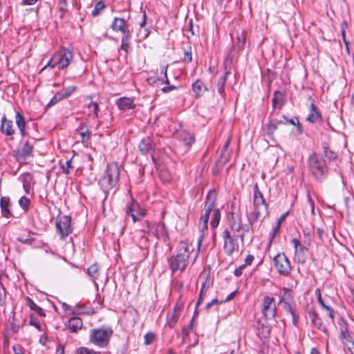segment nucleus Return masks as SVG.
I'll list each match as a JSON object with an SVG mask.
<instances>
[{"mask_svg":"<svg viewBox=\"0 0 354 354\" xmlns=\"http://www.w3.org/2000/svg\"><path fill=\"white\" fill-rule=\"evenodd\" d=\"M245 268V265H241L239 268H236L234 271V274L236 277H239L242 274L243 270Z\"/></svg>","mask_w":354,"mask_h":354,"instance_id":"338daca9","label":"nucleus"},{"mask_svg":"<svg viewBox=\"0 0 354 354\" xmlns=\"http://www.w3.org/2000/svg\"><path fill=\"white\" fill-rule=\"evenodd\" d=\"M192 90L194 92L195 97L198 98L201 97L206 91H207V88L202 80L198 79L192 84Z\"/></svg>","mask_w":354,"mask_h":354,"instance_id":"7c9ffc66","label":"nucleus"},{"mask_svg":"<svg viewBox=\"0 0 354 354\" xmlns=\"http://www.w3.org/2000/svg\"><path fill=\"white\" fill-rule=\"evenodd\" d=\"M106 5L103 1H99L95 4L94 9L92 10L91 15L93 17H97L100 15V11L104 10Z\"/></svg>","mask_w":354,"mask_h":354,"instance_id":"c03bdc74","label":"nucleus"},{"mask_svg":"<svg viewBox=\"0 0 354 354\" xmlns=\"http://www.w3.org/2000/svg\"><path fill=\"white\" fill-rule=\"evenodd\" d=\"M273 116H269V122L266 127V132L270 138H274V133L281 124H286L283 120L272 118Z\"/></svg>","mask_w":354,"mask_h":354,"instance_id":"412c9836","label":"nucleus"},{"mask_svg":"<svg viewBox=\"0 0 354 354\" xmlns=\"http://www.w3.org/2000/svg\"><path fill=\"white\" fill-rule=\"evenodd\" d=\"M207 288H206V281L203 282L201 286V289L200 292V295L198 297V301L196 303V306H199L200 304L203 301L204 299V295L206 292Z\"/></svg>","mask_w":354,"mask_h":354,"instance_id":"864d4df0","label":"nucleus"},{"mask_svg":"<svg viewBox=\"0 0 354 354\" xmlns=\"http://www.w3.org/2000/svg\"><path fill=\"white\" fill-rule=\"evenodd\" d=\"M61 167L63 173L66 174H70L71 169H73V166L72 165V160L71 159L66 161V162L63 164Z\"/></svg>","mask_w":354,"mask_h":354,"instance_id":"8fccbe9b","label":"nucleus"},{"mask_svg":"<svg viewBox=\"0 0 354 354\" xmlns=\"http://www.w3.org/2000/svg\"><path fill=\"white\" fill-rule=\"evenodd\" d=\"M26 304L32 310L35 311L38 315H39L41 317L46 316V314H45L44 310L41 307L38 306L33 301V300L28 297L26 298Z\"/></svg>","mask_w":354,"mask_h":354,"instance_id":"58836bf2","label":"nucleus"},{"mask_svg":"<svg viewBox=\"0 0 354 354\" xmlns=\"http://www.w3.org/2000/svg\"><path fill=\"white\" fill-rule=\"evenodd\" d=\"M238 237V235L232 234L227 229L224 230L223 233V250L227 256H232L234 253L239 251Z\"/></svg>","mask_w":354,"mask_h":354,"instance_id":"423d86ee","label":"nucleus"},{"mask_svg":"<svg viewBox=\"0 0 354 354\" xmlns=\"http://www.w3.org/2000/svg\"><path fill=\"white\" fill-rule=\"evenodd\" d=\"M10 199L8 196H2L0 198V207L3 217L8 218L13 216L10 210Z\"/></svg>","mask_w":354,"mask_h":354,"instance_id":"4be33fe9","label":"nucleus"},{"mask_svg":"<svg viewBox=\"0 0 354 354\" xmlns=\"http://www.w3.org/2000/svg\"><path fill=\"white\" fill-rule=\"evenodd\" d=\"M209 219L207 218V216H201L199 221V230L203 233L207 230V223Z\"/></svg>","mask_w":354,"mask_h":354,"instance_id":"09e8293b","label":"nucleus"},{"mask_svg":"<svg viewBox=\"0 0 354 354\" xmlns=\"http://www.w3.org/2000/svg\"><path fill=\"white\" fill-rule=\"evenodd\" d=\"M148 239L145 235H142L140 236V241L139 242V245L141 248H145L147 247Z\"/></svg>","mask_w":354,"mask_h":354,"instance_id":"0e129e2a","label":"nucleus"},{"mask_svg":"<svg viewBox=\"0 0 354 354\" xmlns=\"http://www.w3.org/2000/svg\"><path fill=\"white\" fill-rule=\"evenodd\" d=\"M309 115L306 118V121L311 123H316L321 120V113L318 108L315 104V101L313 100L310 104Z\"/></svg>","mask_w":354,"mask_h":354,"instance_id":"b1692460","label":"nucleus"},{"mask_svg":"<svg viewBox=\"0 0 354 354\" xmlns=\"http://www.w3.org/2000/svg\"><path fill=\"white\" fill-rule=\"evenodd\" d=\"M315 295H317V301H318V303L320 304V306L322 307H323L326 304L324 303L322 297V294H321V291L319 289H317L315 290Z\"/></svg>","mask_w":354,"mask_h":354,"instance_id":"69168bd1","label":"nucleus"},{"mask_svg":"<svg viewBox=\"0 0 354 354\" xmlns=\"http://www.w3.org/2000/svg\"><path fill=\"white\" fill-rule=\"evenodd\" d=\"M120 178V167L116 162H111L107 165L104 176L99 180L98 184L103 192L107 194L118 183Z\"/></svg>","mask_w":354,"mask_h":354,"instance_id":"f03ea898","label":"nucleus"},{"mask_svg":"<svg viewBox=\"0 0 354 354\" xmlns=\"http://www.w3.org/2000/svg\"><path fill=\"white\" fill-rule=\"evenodd\" d=\"M113 331L111 327L93 328L89 331L90 342L99 346L106 347L110 342Z\"/></svg>","mask_w":354,"mask_h":354,"instance_id":"20e7f679","label":"nucleus"},{"mask_svg":"<svg viewBox=\"0 0 354 354\" xmlns=\"http://www.w3.org/2000/svg\"><path fill=\"white\" fill-rule=\"evenodd\" d=\"M283 309L292 316V324L297 326L299 320V315L296 310V303L281 305Z\"/></svg>","mask_w":354,"mask_h":354,"instance_id":"393cba45","label":"nucleus"},{"mask_svg":"<svg viewBox=\"0 0 354 354\" xmlns=\"http://www.w3.org/2000/svg\"><path fill=\"white\" fill-rule=\"evenodd\" d=\"M283 121L286 124H290L292 125L297 126L298 133L301 134L302 133V127L299 123V119L296 117L292 119H288L284 115H283Z\"/></svg>","mask_w":354,"mask_h":354,"instance_id":"79ce46f5","label":"nucleus"},{"mask_svg":"<svg viewBox=\"0 0 354 354\" xmlns=\"http://www.w3.org/2000/svg\"><path fill=\"white\" fill-rule=\"evenodd\" d=\"M77 354H98V353L95 352L93 350L85 348V347H81L77 350Z\"/></svg>","mask_w":354,"mask_h":354,"instance_id":"052dcab7","label":"nucleus"},{"mask_svg":"<svg viewBox=\"0 0 354 354\" xmlns=\"http://www.w3.org/2000/svg\"><path fill=\"white\" fill-rule=\"evenodd\" d=\"M55 60L56 59H54V55L51 57V59L48 61V62L47 63V64H46L43 68L41 70V71L45 70L46 68H47L48 67H50L51 68H55V66H57V64H55Z\"/></svg>","mask_w":354,"mask_h":354,"instance_id":"e2e57ef3","label":"nucleus"},{"mask_svg":"<svg viewBox=\"0 0 354 354\" xmlns=\"http://www.w3.org/2000/svg\"><path fill=\"white\" fill-rule=\"evenodd\" d=\"M292 242L295 247V255L297 262L301 264L305 263L307 260L308 248L301 245L297 239H293Z\"/></svg>","mask_w":354,"mask_h":354,"instance_id":"4468645a","label":"nucleus"},{"mask_svg":"<svg viewBox=\"0 0 354 354\" xmlns=\"http://www.w3.org/2000/svg\"><path fill=\"white\" fill-rule=\"evenodd\" d=\"M0 131L6 136H12L15 133L12 121L8 120L5 115L1 120Z\"/></svg>","mask_w":354,"mask_h":354,"instance_id":"6ab92c4d","label":"nucleus"},{"mask_svg":"<svg viewBox=\"0 0 354 354\" xmlns=\"http://www.w3.org/2000/svg\"><path fill=\"white\" fill-rule=\"evenodd\" d=\"M23 187L25 190V192L28 194L29 189H30V184L29 181L28 180L27 178H24L23 180Z\"/></svg>","mask_w":354,"mask_h":354,"instance_id":"774afa93","label":"nucleus"},{"mask_svg":"<svg viewBox=\"0 0 354 354\" xmlns=\"http://www.w3.org/2000/svg\"><path fill=\"white\" fill-rule=\"evenodd\" d=\"M82 326V321L80 317H73L68 320V328L72 333H77Z\"/></svg>","mask_w":354,"mask_h":354,"instance_id":"72a5a7b5","label":"nucleus"},{"mask_svg":"<svg viewBox=\"0 0 354 354\" xmlns=\"http://www.w3.org/2000/svg\"><path fill=\"white\" fill-rule=\"evenodd\" d=\"M68 2L67 0H59L58 3V10L61 12L60 18L62 19L64 15L68 11L67 10Z\"/></svg>","mask_w":354,"mask_h":354,"instance_id":"49530a36","label":"nucleus"},{"mask_svg":"<svg viewBox=\"0 0 354 354\" xmlns=\"http://www.w3.org/2000/svg\"><path fill=\"white\" fill-rule=\"evenodd\" d=\"M230 73V68H227L226 62L225 63V72L222 77L219 79L217 83L218 92L220 95L224 94V88L226 83L227 78Z\"/></svg>","mask_w":354,"mask_h":354,"instance_id":"f704fd0d","label":"nucleus"},{"mask_svg":"<svg viewBox=\"0 0 354 354\" xmlns=\"http://www.w3.org/2000/svg\"><path fill=\"white\" fill-rule=\"evenodd\" d=\"M296 303L295 300L294 293L292 289L288 288H284L283 289V293L279 300V304H288Z\"/></svg>","mask_w":354,"mask_h":354,"instance_id":"a878e982","label":"nucleus"},{"mask_svg":"<svg viewBox=\"0 0 354 354\" xmlns=\"http://www.w3.org/2000/svg\"><path fill=\"white\" fill-rule=\"evenodd\" d=\"M268 205L266 203L262 192L259 190L258 183L254 185V195L252 200V210L248 216L249 225L252 226L258 221L263 222L268 215Z\"/></svg>","mask_w":354,"mask_h":354,"instance_id":"f257e3e1","label":"nucleus"},{"mask_svg":"<svg viewBox=\"0 0 354 354\" xmlns=\"http://www.w3.org/2000/svg\"><path fill=\"white\" fill-rule=\"evenodd\" d=\"M180 307L176 306L175 308L172 312H169L167 315V325L171 328H173L179 318V313Z\"/></svg>","mask_w":354,"mask_h":354,"instance_id":"c756f323","label":"nucleus"},{"mask_svg":"<svg viewBox=\"0 0 354 354\" xmlns=\"http://www.w3.org/2000/svg\"><path fill=\"white\" fill-rule=\"evenodd\" d=\"M338 324L340 330V339L344 344H346L352 339L348 333V324L343 317H340L338 320Z\"/></svg>","mask_w":354,"mask_h":354,"instance_id":"aec40b11","label":"nucleus"},{"mask_svg":"<svg viewBox=\"0 0 354 354\" xmlns=\"http://www.w3.org/2000/svg\"><path fill=\"white\" fill-rule=\"evenodd\" d=\"M216 201V194L214 189L210 190L206 197L205 203V212L202 216H207V218L209 219L210 212L214 209Z\"/></svg>","mask_w":354,"mask_h":354,"instance_id":"f3484780","label":"nucleus"},{"mask_svg":"<svg viewBox=\"0 0 354 354\" xmlns=\"http://www.w3.org/2000/svg\"><path fill=\"white\" fill-rule=\"evenodd\" d=\"M189 254L186 247L183 252L176 255H172L168 260L169 267L172 273L180 270L181 272L185 270L188 264Z\"/></svg>","mask_w":354,"mask_h":354,"instance_id":"39448f33","label":"nucleus"},{"mask_svg":"<svg viewBox=\"0 0 354 354\" xmlns=\"http://www.w3.org/2000/svg\"><path fill=\"white\" fill-rule=\"evenodd\" d=\"M139 149L142 154L151 153L153 150L152 139L150 137L143 138L139 144Z\"/></svg>","mask_w":354,"mask_h":354,"instance_id":"bb28decb","label":"nucleus"},{"mask_svg":"<svg viewBox=\"0 0 354 354\" xmlns=\"http://www.w3.org/2000/svg\"><path fill=\"white\" fill-rule=\"evenodd\" d=\"M126 214L131 216L133 221L136 223L145 216V210L141 208L136 201L131 199V202L127 205Z\"/></svg>","mask_w":354,"mask_h":354,"instance_id":"f8f14e48","label":"nucleus"},{"mask_svg":"<svg viewBox=\"0 0 354 354\" xmlns=\"http://www.w3.org/2000/svg\"><path fill=\"white\" fill-rule=\"evenodd\" d=\"M274 266L278 273L283 276H288L291 272L290 262L284 253L277 254L273 259Z\"/></svg>","mask_w":354,"mask_h":354,"instance_id":"1a4fd4ad","label":"nucleus"},{"mask_svg":"<svg viewBox=\"0 0 354 354\" xmlns=\"http://www.w3.org/2000/svg\"><path fill=\"white\" fill-rule=\"evenodd\" d=\"M261 310L267 319H274L277 314L274 298L270 296H265L262 299Z\"/></svg>","mask_w":354,"mask_h":354,"instance_id":"9d476101","label":"nucleus"},{"mask_svg":"<svg viewBox=\"0 0 354 354\" xmlns=\"http://www.w3.org/2000/svg\"><path fill=\"white\" fill-rule=\"evenodd\" d=\"M309 169L313 176L319 181H324L328 175L326 160L321 155L313 153L308 160Z\"/></svg>","mask_w":354,"mask_h":354,"instance_id":"7ed1b4c3","label":"nucleus"},{"mask_svg":"<svg viewBox=\"0 0 354 354\" xmlns=\"http://www.w3.org/2000/svg\"><path fill=\"white\" fill-rule=\"evenodd\" d=\"M132 35H122L120 49L128 53Z\"/></svg>","mask_w":354,"mask_h":354,"instance_id":"ea45409f","label":"nucleus"},{"mask_svg":"<svg viewBox=\"0 0 354 354\" xmlns=\"http://www.w3.org/2000/svg\"><path fill=\"white\" fill-rule=\"evenodd\" d=\"M116 104L120 110L131 109L135 107L133 100L129 97H121L117 102Z\"/></svg>","mask_w":354,"mask_h":354,"instance_id":"c9c22d12","label":"nucleus"},{"mask_svg":"<svg viewBox=\"0 0 354 354\" xmlns=\"http://www.w3.org/2000/svg\"><path fill=\"white\" fill-rule=\"evenodd\" d=\"M73 51L69 49L64 48L54 54V59L55 64L59 70L66 68L70 64L71 61L73 59Z\"/></svg>","mask_w":354,"mask_h":354,"instance_id":"9b49d317","label":"nucleus"},{"mask_svg":"<svg viewBox=\"0 0 354 354\" xmlns=\"http://www.w3.org/2000/svg\"><path fill=\"white\" fill-rule=\"evenodd\" d=\"M146 228L142 230L143 232H147L155 236L158 239H162L166 241L168 238V233L164 223H156L151 224L149 221H146Z\"/></svg>","mask_w":354,"mask_h":354,"instance_id":"6e6552de","label":"nucleus"},{"mask_svg":"<svg viewBox=\"0 0 354 354\" xmlns=\"http://www.w3.org/2000/svg\"><path fill=\"white\" fill-rule=\"evenodd\" d=\"M308 315L314 327L324 333H328L327 328L323 324L322 319L314 308H310L308 310Z\"/></svg>","mask_w":354,"mask_h":354,"instance_id":"dca6fc26","label":"nucleus"},{"mask_svg":"<svg viewBox=\"0 0 354 354\" xmlns=\"http://www.w3.org/2000/svg\"><path fill=\"white\" fill-rule=\"evenodd\" d=\"M56 230L60 239H65L73 231L71 218L69 216H60L56 218Z\"/></svg>","mask_w":354,"mask_h":354,"instance_id":"0eeeda50","label":"nucleus"},{"mask_svg":"<svg viewBox=\"0 0 354 354\" xmlns=\"http://www.w3.org/2000/svg\"><path fill=\"white\" fill-rule=\"evenodd\" d=\"M30 324L31 326H35L37 329L41 330V324L39 322V321L38 320V319L35 317H34L33 315H30Z\"/></svg>","mask_w":354,"mask_h":354,"instance_id":"13d9d810","label":"nucleus"},{"mask_svg":"<svg viewBox=\"0 0 354 354\" xmlns=\"http://www.w3.org/2000/svg\"><path fill=\"white\" fill-rule=\"evenodd\" d=\"M76 132L80 135L82 143H87L90 139L91 133L88 126L85 123H80Z\"/></svg>","mask_w":354,"mask_h":354,"instance_id":"2f4dec72","label":"nucleus"},{"mask_svg":"<svg viewBox=\"0 0 354 354\" xmlns=\"http://www.w3.org/2000/svg\"><path fill=\"white\" fill-rule=\"evenodd\" d=\"M288 214H289L288 212H286L283 213L280 216V218L278 219V221H277V222L276 223V225L272 228V232L270 234L269 241H268V247H270L271 245V244L272 243L273 240H274L276 234L279 232V230L281 228V223L283 221H285V219L286 218V217L288 215Z\"/></svg>","mask_w":354,"mask_h":354,"instance_id":"c85d7f7f","label":"nucleus"},{"mask_svg":"<svg viewBox=\"0 0 354 354\" xmlns=\"http://www.w3.org/2000/svg\"><path fill=\"white\" fill-rule=\"evenodd\" d=\"M76 90V86H70L66 88H64L61 90L62 93L64 95L65 98H67L71 95L72 93H73Z\"/></svg>","mask_w":354,"mask_h":354,"instance_id":"6e6d98bb","label":"nucleus"},{"mask_svg":"<svg viewBox=\"0 0 354 354\" xmlns=\"http://www.w3.org/2000/svg\"><path fill=\"white\" fill-rule=\"evenodd\" d=\"M178 136L180 140H182L187 146L190 147V146L194 142L195 138L194 136L187 131L186 130H182L178 133Z\"/></svg>","mask_w":354,"mask_h":354,"instance_id":"4c0bfd02","label":"nucleus"},{"mask_svg":"<svg viewBox=\"0 0 354 354\" xmlns=\"http://www.w3.org/2000/svg\"><path fill=\"white\" fill-rule=\"evenodd\" d=\"M15 122H16V124L20 131L21 137L24 138V137L26 136H27V132L26 131V123L24 116L19 111H17L16 113Z\"/></svg>","mask_w":354,"mask_h":354,"instance_id":"473e14b6","label":"nucleus"},{"mask_svg":"<svg viewBox=\"0 0 354 354\" xmlns=\"http://www.w3.org/2000/svg\"><path fill=\"white\" fill-rule=\"evenodd\" d=\"M111 28L115 32H121L122 35H132V30L129 28L127 21L122 17H115L111 24Z\"/></svg>","mask_w":354,"mask_h":354,"instance_id":"ddd939ff","label":"nucleus"},{"mask_svg":"<svg viewBox=\"0 0 354 354\" xmlns=\"http://www.w3.org/2000/svg\"><path fill=\"white\" fill-rule=\"evenodd\" d=\"M6 297V289L3 284L0 282V306L4 304V298Z\"/></svg>","mask_w":354,"mask_h":354,"instance_id":"680f3d73","label":"nucleus"},{"mask_svg":"<svg viewBox=\"0 0 354 354\" xmlns=\"http://www.w3.org/2000/svg\"><path fill=\"white\" fill-rule=\"evenodd\" d=\"M231 230L234 232L233 234H235V232H239L240 230L241 229V221H234L230 224Z\"/></svg>","mask_w":354,"mask_h":354,"instance_id":"4d7b16f0","label":"nucleus"},{"mask_svg":"<svg viewBox=\"0 0 354 354\" xmlns=\"http://www.w3.org/2000/svg\"><path fill=\"white\" fill-rule=\"evenodd\" d=\"M272 103V111L270 113V116L278 115L285 103L283 93L279 91H275L273 94Z\"/></svg>","mask_w":354,"mask_h":354,"instance_id":"2eb2a0df","label":"nucleus"},{"mask_svg":"<svg viewBox=\"0 0 354 354\" xmlns=\"http://www.w3.org/2000/svg\"><path fill=\"white\" fill-rule=\"evenodd\" d=\"M33 152V143H32L29 140H27L22 148L18 151L17 153V159L18 160H24L28 157L32 156Z\"/></svg>","mask_w":354,"mask_h":354,"instance_id":"a211bd4d","label":"nucleus"},{"mask_svg":"<svg viewBox=\"0 0 354 354\" xmlns=\"http://www.w3.org/2000/svg\"><path fill=\"white\" fill-rule=\"evenodd\" d=\"M19 204L24 210L27 211L29 208L30 201L29 198L24 196L19 200Z\"/></svg>","mask_w":354,"mask_h":354,"instance_id":"de8ad7c7","label":"nucleus"},{"mask_svg":"<svg viewBox=\"0 0 354 354\" xmlns=\"http://www.w3.org/2000/svg\"><path fill=\"white\" fill-rule=\"evenodd\" d=\"M270 330L271 328L268 324L258 321L257 334L261 339H268L270 335Z\"/></svg>","mask_w":354,"mask_h":354,"instance_id":"cd10ccee","label":"nucleus"},{"mask_svg":"<svg viewBox=\"0 0 354 354\" xmlns=\"http://www.w3.org/2000/svg\"><path fill=\"white\" fill-rule=\"evenodd\" d=\"M324 153L326 158L330 160H334L337 158V153L328 149L327 147H324Z\"/></svg>","mask_w":354,"mask_h":354,"instance_id":"5fc2aeb1","label":"nucleus"},{"mask_svg":"<svg viewBox=\"0 0 354 354\" xmlns=\"http://www.w3.org/2000/svg\"><path fill=\"white\" fill-rule=\"evenodd\" d=\"M168 66H169V65L167 64L165 66H162L160 67V73L164 75L163 78L155 77H149L148 79V82H149V84H169V78L167 77V68H168Z\"/></svg>","mask_w":354,"mask_h":354,"instance_id":"5701e85b","label":"nucleus"},{"mask_svg":"<svg viewBox=\"0 0 354 354\" xmlns=\"http://www.w3.org/2000/svg\"><path fill=\"white\" fill-rule=\"evenodd\" d=\"M183 61L187 63H190L192 61V48L189 46L184 50Z\"/></svg>","mask_w":354,"mask_h":354,"instance_id":"3c124183","label":"nucleus"},{"mask_svg":"<svg viewBox=\"0 0 354 354\" xmlns=\"http://www.w3.org/2000/svg\"><path fill=\"white\" fill-rule=\"evenodd\" d=\"M246 41V32L241 30V32H236L235 48L239 50H241L244 48Z\"/></svg>","mask_w":354,"mask_h":354,"instance_id":"e433bc0d","label":"nucleus"},{"mask_svg":"<svg viewBox=\"0 0 354 354\" xmlns=\"http://www.w3.org/2000/svg\"><path fill=\"white\" fill-rule=\"evenodd\" d=\"M87 107L90 109L91 112H93L95 115V118H98V112L100 111L99 106L97 102H91L88 105Z\"/></svg>","mask_w":354,"mask_h":354,"instance_id":"603ef678","label":"nucleus"},{"mask_svg":"<svg viewBox=\"0 0 354 354\" xmlns=\"http://www.w3.org/2000/svg\"><path fill=\"white\" fill-rule=\"evenodd\" d=\"M63 99H65L64 95L62 93V91L57 92L55 95L52 97V99L50 100L48 104H47V106H51L56 104H57L59 102L62 100Z\"/></svg>","mask_w":354,"mask_h":354,"instance_id":"a18cd8bd","label":"nucleus"},{"mask_svg":"<svg viewBox=\"0 0 354 354\" xmlns=\"http://www.w3.org/2000/svg\"><path fill=\"white\" fill-rule=\"evenodd\" d=\"M100 266L93 263L87 269V274L93 279H97L99 277Z\"/></svg>","mask_w":354,"mask_h":354,"instance_id":"37998d69","label":"nucleus"},{"mask_svg":"<svg viewBox=\"0 0 354 354\" xmlns=\"http://www.w3.org/2000/svg\"><path fill=\"white\" fill-rule=\"evenodd\" d=\"M221 218V213L218 209H213L212 220L210 222V225L212 228H216L219 223Z\"/></svg>","mask_w":354,"mask_h":354,"instance_id":"a19ab883","label":"nucleus"},{"mask_svg":"<svg viewBox=\"0 0 354 354\" xmlns=\"http://www.w3.org/2000/svg\"><path fill=\"white\" fill-rule=\"evenodd\" d=\"M145 344L146 345L151 344L155 339V335L153 333H147L145 337Z\"/></svg>","mask_w":354,"mask_h":354,"instance_id":"bf43d9fd","label":"nucleus"}]
</instances>
